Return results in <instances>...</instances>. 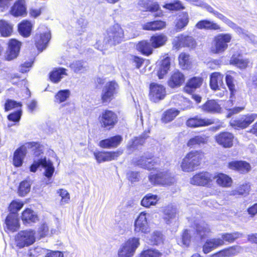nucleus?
Segmentation results:
<instances>
[{
  "instance_id": "f257e3e1",
  "label": "nucleus",
  "mask_w": 257,
  "mask_h": 257,
  "mask_svg": "<svg viewBox=\"0 0 257 257\" xmlns=\"http://www.w3.org/2000/svg\"><path fill=\"white\" fill-rule=\"evenodd\" d=\"M204 157V153L200 150H192L188 152L180 164L181 170L185 172L195 171L200 165Z\"/></svg>"
},
{
  "instance_id": "f03ea898",
  "label": "nucleus",
  "mask_w": 257,
  "mask_h": 257,
  "mask_svg": "<svg viewBox=\"0 0 257 257\" xmlns=\"http://www.w3.org/2000/svg\"><path fill=\"white\" fill-rule=\"evenodd\" d=\"M140 245V239L132 237L122 243L118 250V257H133Z\"/></svg>"
},
{
  "instance_id": "7ed1b4c3",
  "label": "nucleus",
  "mask_w": 257,
  "mask_h": 257,
  "mask_svg": "<svg viewBox=\"0 0 257 257\" xmlns=\"http://www.w3.org/2000/svg\"><path fill=\"white\" fill-rule=\"evenodd\" d=\"M232 39V35L229 33L219 34L214 38L211 51L213 53L219 54L224 52L228 48V43Z\"/></svg>"
},
{
  "instance_id": "20e7f679",
  "label": "nucleus",
  "mask_w": 257,
  "mask_h": 257,
  "mask_svg": "<svg viewBox=\"0 0 257 257\" xmlns=\"http://www.w3.org/2000/svg\"><path fill=\"white\" fill-rule=\"evenodd\" d=\"M148 179L152 185H169L175 182V179L168 171H159L157 174L153 172L150 173Z\"/></svg>"
},
{
  "instance_id": "39448f33",
  "label": "nucleus",
  "mask_w": 257,
  "mask_h": 257,
  "mask_svg": "<svg viewBox=\"0 0 257 257\" xmlns=\"http://www.w3.org/2000/svg\"><path fill=\"white\" fill-rule=\"evenodd\" d=\"M151 216L149 213L142 212L135 220L134 224L135 233L138 235L148 234L150 232L148 219Z\"/></svg>"
},
{
  "instance_id": "423d86ee",
  "label": "nucleus",
  "mask_w": 257,
  "mask_h": 257,
  "mask_svg": "<svg viewBox=\"0 0 257 257\" xmlns=\"http://www.w3.org/2000/svg\"><path fill=\"white\" fill-rule=\"evenodd\" d=\"M123 37V31L118 25L110 28L107 32V35L104 39L105 45L108 44L115 45L121 42Z\"/></svg>"
},
{
  "instance_id": "0eeeda50",
  "label": "nucleus",
  "mask_w": 257,
  "mask_h": 257,
  "mask_svg": "<svg viewBox=\"0 0 257 257\" xmlns=\"http://www.w3.org/2000/svg\"><path fill=\"white\" fill-rule=\"evenodd\" d=\"M34 39L37 48L42 51L46 48L51 39L50 32L46 27L40 26L38 29Z\"/></svg>"
},
{
  "instance_id": "6e6552de",
  "label": "nucleus",
  "mask_w": 257,
  "mask_h": 257,
  "mask_svg": "<svg viewBox=\"0 0 257 257\" xmlns=\"http://www.w3.org/2000/svg\"><path fill=\"white\" fill-rule=\"evenodd\" d=\"M35 232L32 230H23L16 236L17 245L20 248L32 244L35 241Z\"/></svg>"
},
{
  "instance_id": "1a4fd4ad",
  "label": "nucleus",
  "mask_w": 257,
  "mask_h": 257,
  "mask_svg": "<svg viewBox=\"0 0 257 257\" xmlns=\"http://www.w3.org/2000/svg\"><path fill=\"white\" fill-rule=\"evenodd\" d=\"M40 166L45 169L44 175L46 177L50 178L52 176L55 169L53 163L50 160H47L46 158L35 160L30 167V171L35 172Z\"/></svg>"
},
{
  "instance_id": "9d476101",
  "label": "nucleus",
  "mask_w": 257,
  "mask_h": 257,
  "mask_svg": "<svg viewBox=\"0 0 257 257\" xmlns=\"http://www.w3.org/2000/svg\"><path fill=\"white\" fill-rule=\"evenodd\" d=\"M99 120L102 127L110 129L117 122V116L112 111L106 110L101 113Z\"/></svg>"
},
{
  "instance_id": "9b49d317",
  "label": "nucleus",
  "mask_w": 257,
  "mask_h": 257,
  "mask_svg": "<svg viewBox=\"0 0 257 257\" xmlns=\"http://www.w3.org/2000/svg\"><path fill=\"white\" fill-rule=\"evenodd\" d=\"M118 85L115 82L107 83L103 87L101 94V101L103 103L109 102L117 93Z\"/></svg>"
},
{
  "instance_id": "f8f14e48",
  "label": "nucleus",
  "mask_w": 257,
  "mask_h": 257,
  "mask_svg": "<svg viewBox=\"0 0 257 257\" xmlns=\"http://www.w3.org/2000/svg\"><path fill=\"white\" fill-rule=\"evenodd\" d=\"M196 44V41L192 36L184 34L175 37L173 41V47L176 49L185 47L192 48L195 47Z\"/></svg>"
},
{
  "instance_id": "ddd939ff",
  "label": "nucleus",
  "mask_w": 257,
  "mask_h": 257,
  "mask_svg": "<svg viewBox=\"0 0 257 257\" xmlns=\"http://www.w3.org/2000/svg\"><path fill=\"white\" fill-rule=\"evenodd\" d=\"M166 95L165 87L156 83H152L150 85V98L155 102L163 99Z\"/></svg>"
},
{
  "instance_id": "4468645a",
  "label": "nucleus",
  "mask_w": 257,
  "mask_h": 257,
  "mask_svg": "<svg viewBox=\"0 0 257 257\" xmlns=\"http://www.w3.org/2000/svg\"><path fill=\"white\" fill-rule=\"evenodd\" d=\"M213 175L208 172H201L196 174L191 179V184L198 186H206L210 184L213 179Z\"/></svg>"
},
{
  "instance_id": "2eb2a0df",
  "label": "nucleus",
  "mask_w": 257,
  "mask_h": 257,
  "mask_svg": "<svg viewBox=\"0 0 257 257\" xmlns=\"http://www.w3.org/2000/svg\"><path fill=\"white\" fill-rule=\"evenodd\" d=\"M257 118V114L249 113L241 115L240 117L230 121V125L232 126L244 128L250 124Z\"/></svg>"
},
{
  "instance_id": "dca6fc26",
  "label": "nucleus",
  "mask_w": 257,
  "mask_h": 257,
  "mask_svg": "<svg viewBox=\"0 0 257 257\" xmlns=\"http://www.w3.org/2000/svg\"><path fill=\"white\" fill-rule=\"evenodd\" d=\"M30 147L31 144L30 143H26L15 151L13 163L15 167H19L22 165L24 159L27 153V149Z\"/></svg>"
},
{
  "instance_id": "f3484780",
  "label": "nucleus",
  "mask_w": 257,
  "mask_h": 257,
  "mask_svg": "<svg viewBox=\"0 0 257 257\" xmlns=\"http://www.w3.org/2000/svg\"><path fill=\"white\" fill-rule=\"evenodd\" d=\"M21 47V43L15 39H11L9 42L8 49L7 50L5 57L7 60L10 61L19 55Z\"/></svg>"
},
{
  "instance_id": "a211bd4d",
  "label": "nucleus",
  "mask_w": 257,
  "mask_h": 257,
  "mask_svg": "<svg viewBox=\"0 0 257 257\" xmlns=\"http://www.w3.org/2000/svg\"><path fill=\"white\" fill-rule=\"evenodd\" d=\"M215 139L218 145L223 148H229L233 146L234 136L229 132L220 133L215 136Z\"/></svg>"
},
{
  "instance_id": "6ab92c4d",
  "label": "nucleus",
  "mask_w": 257,
  "mask_h": 257,
  "mask_svg": "<svg viewBox=\"0 0 257 257\" xmlns=\"http://www.w3.org/2000/svg\"><path fill=\"white\" fill-rule=\"evenodd\" d=\"M185 81L184 74L179 70L173 71L168 81V84L172 88L180 87Z\"/></svg>"
},
{
  "instance_id": "aec40b11",
  "label": "nucleus",
  "mask_w": 257,
  "mask_h": 257,
  "mask_svg": "<svg viewBox=\"0 0 257 257\" xmlns=\"http://www.w3.org/2000/svg\"><path fill=\"white\" fill-rule=\"evenodd\" d=\"M136 163L140 167L148 170L157 169L158 168L157 166L161 164L159 159H155L152 160L151 158H147L144 156L142 157Z\"/></svg>"
},
{
  "instance_id": "412c9836",
  "label": "nucleus",
  "mask_w": 257,
  "mask_h": 257,
  "mask_svg": "<svg viewBox=\"0 0 257 257\" xmlns=\"http://www.w3.org/2000/svg\"><path fill=\"white\" fill-rule=\"evenodd\" d=\"M27 13L25 0H17L11 8V14L15 17L23 16Z\"/></svg>"
},
{
  "instance_id": "4be33fe9",
  "label": "nucleus",
  "mask_w": 257,
  "mask_h": 257,
  "mask_svg": "<svg viewBox=\"0 0 257 257\" xmlns=\"http://www.w3.org/2000/svg\"><path fill=\"white\" fill-rule=\"evenodd\" d=\"M214 123L212 119L200 118L193 117L189 118L186 122V125L191 127H196L202 126H207Z\"/></svg>"
},
{
  "instance_id": "5701e85b",
  "label": "nucleus",
  "mask_w": 257,
  "mask_h": 257,
  "mask_svg": "<svg viewBox=\"0 0 257 257\" xmlns=\"http://www.w3.org/2000/svg\"><path fill=\"white\" fill-rule=\"evenodd\" d=\"M122 140V137L117 135L101 141L99 142V146L103 148H115L120 144Z\"/></svg>"
},
{
  "instance_id": "b1692460",
  "label": "nucleus",
  "mask_w": 257,
  "mask_h": 257,
  "mask_svg": "<svg viewBox=\"0 0 257 257\" xmlns=\"http://www.w3.org/2000/svg\"><path fill=\"white\" fill-rule=\"evenodd\" d=\"M224 244V241L220 238H212L207 240L203 246V251L208 253L216 247Z\"/></svg>"
},
{
  "instance_id": "393cba45",
  "label": "nucleus",
  "mask_w": 257,
  "mask_h": 257,
  "mask_svg": "<svg viewBox=\"0 0 257 257\" xmlns=\"http://www.w3.org/2000/svg\"><path fill=\"white\" fill-rule=\"evenodd\" d=\"M228 167L241 173H246L250 169L249 164L245 161H232L229 163Z\"/></svg>"
},
{
  "instance_id": "a878e982",
  "label": "nucleus",
  "mask_w": 257,
  "mask_h": 257,
  "mask_svg": "<svg viewBox=\"0 0 257 257\" xmlns=\"http://www.w3.org/2000/svg\"><path fill=\"white\" fill-rule=\"evenodd\" d=\"M5 223L7 229L12 232L16 231L20 226L16 214H9L6 219Z\"/></svg>"
},
{
  "instance_id": "bb28decb",
  "label": "nucleus",
  "mask_w": 257,
  "mask_h": 257,
  "mask_svg": "<svg viewBox=\"0 0 257 257\" xmlns=\"http://www.w3.org/2000/svg\"><path fill=\"white\" fill-rule=\"evenodd\" d=\"M167 40V37L164 34H156L150 38V42L153 48H158L164 46Z\"/></svg>"
},
{
  "instance_id": "cd10ccee",
  "label": "nucleus",
  "mask_w": 257,
  "mask_h": 257,
  "mask_svg": "<svg viewBox=\"0 0 257 257\" xmlns=\"http://www.w3.org/2000/svg\"><path fill=\"white\" fill-rule=\"evenodd\" d=\"M223 75L219 72L212 73L210 76V85L213 90H217L223 84Z\"/></svg>"
},
{
  "instance_id": "c85d7f7f",
  "label": "nucleus",
  "mask_w": 257,
  "mask_h": 257,
  "mask_svg": "<svg viewBox=\"0 0 257 257\" xmlns=\"http://www.w3.org/2000/svg\"><path fill=\"white\" fill-rule=\"evenodd\" d=\"M189 23V16L187 12L180 13L176 19L175 27L178 31H181Z\"/></svg>"
},
{
  "instance_id": "c756f323",
  "label": "nucleus",
  "mask_w": 257,
  "mask_h": 257,
  "mask_svg": "<svg viewBox=\"0 0 257 257\" xmlns=\"http://www.w3.org/2000/svg\"><path fill=\"white\" fill-rule=\"evenodd\" d=\"M143 29L147 31L160 30L166 27V23L162 21H156L144 24Z\"/></svg>"
},
{
  "instance_id": "7c9ffc66",
  "label": "nucleus",
  "mask_w": 257,
  "mask_h": 257,
  "mask_svg": "<svg viewBox=\"0 0 257 257\" xmlns=\"http://www.w3.org/2000/svg\"><path fill=\"white\" fill-rule=\"evenodd\" d=\"M195 27L198 29L218 30L220 26L216 23L208 20H202L198 22Z\"/></svg>"
},
{
  "instance_id": "2f4dec72",
  "label": "nucleus",
  "mask_w": 257,
  "mask_h": 257,
  "mask_svg": "<svg viewBox=\"0 0 257 257\" xmlns=\"http://www.w3.org/2000/svg\"><path fill=\"white\" fill-rule=\"evenodd\" d=\"M177 210L176 207L169 206L164 210V219L167 223H170L173 220H176L177 217Z\"/></svg>"
},
{
  "instance_id": "473e14b6",
  "label": "nucleus",
  "mask_w": 257,
  "mask_h": 257,
  "mask_svg": "<svg viewBox=\"0 0 257 257\" xmlns=\"http://www.w3.org/2000/svg\"><path fill=\"white\" fill-rule=\"evenodd\" d=\"M32 24L28 21H24L18 26V30L20 34L25 37H29L32 29Z\"/></svg>"
},
{
  "instance_id": "72a5a7b5",
  "label": "nucleus",
  "mask_w": 257,
  "mask_h": 257,
  "mask_svg": "<svg viewBox=\"0 0 257 257\" xmlns=\"http://www.w3.org/2000/svg\"><path fill=\"white\" fill-rule=\"evenodd\" d=\"M202 109L208 112L218 113L221 111V107L215 100H210L202 106Z\"/></svg>"
},
{
  "instance_id": "f704fd0d",
  "label": "nucleus",
  "mask_w": 257,
  "mask_h": 257,
  "mask_svg": "<svg viewBox=\"0 0 257 257\" xmlns=\"http://www.w3.org/2000/svg\"><path fill=\"white\" fill-rule=\"evenodd\" d=\"M214 179H216L217 184L223 187H230L232 184V179L227 175L220 173L214 176Z\"/></svg>"
},
{
  "instance_id": "c9c22d12",
  "label": "nucleus",
  "mask_w": 257,
  "mask_h": 257,
  "mask_svg": "<svg viewBox=\"0 0 257 257\" xmlns=\"http://www.w3.org/2000/svg\"><path fill=\"white\" fill-rule=\"evenodd\" d=\"M180 111L176 108H171L165 111L162 116L161 120L164 123H168L172 121L177 115Z\"/></svg>"
},
{
  "instance_id": "e433bc0d",
  "label": "nucleus",
  "mask_w": 257,
  "mask_h": 257,
  "mask_svg": "<svg viewBox=\"0 0 257 257\" xmlns=\"http://www.w3.org/2000/svg\"><path fill=\"white\" fill-rule=\"evenodd\" d=\"M66 69L63 68H56L50 74V79L54 83H58L64 75H67Z\"/></svg>"
},
{
  "instance_id": "4c0bfd02",
  "label": "nucleus",
  "mask_w": 257,
  "mask_h": 257,
  "mask_svg": "<svg viewBox=\"0 0 257 257\" xmlns=\"http://www.w3.org/2000/svg\"><path fill=\"white\" fill-rule=\"evenodd\" d=\"M208 141V137L205 135L195 136L189 139L187 145L190 148L196 147L201 144H206Z\"/></svg>"
},
{
  "instance_id": "58836bf2",
  "label": "nucleus",
  "mask_w": 257,
  "mask_h": 257,
  "mask_svg": "<svg viewBox=\"0 0 257 257\" xmlns=\"http://www.w3.org/2000/svg\"><path fill=\"white\" fill-rule=\"evenodd\" d=\"M240 250V246H232L220 251L217 254L219 257H230L237 254Z\"/></svg>"
},
{
  "instance_id": "ea45409f",
  "label": "nucleus",
  "mask_w": 257,
  "mask_h": 257,
  "mask_svg": "<svg viewBox=\"0 0 257 257\" xmlns=\"http://www.w3.org/2000/svg\"><path fill=\"white\" fill-rule=\"evenodd\" d=\"M137 49L141 52L142 54L146 55L151 54L153 51V48L151 43L146 41H142L140 42L136 46Z\"/></svg>"
},
{
  "instance_id": "a19ab883",
  "label": "nucleus",
  "mask_w": 257,
  "mask_h": 257,
  "mask_svg": "<svg viewBox=\"0 0 257 257\" xmlns=\"http://www.w3.org/2000/svg\"><path fill=\"white\" fill-rule=\"evenodd\" d=\"M139 4L147 11L155 12L159 10V6L158 3L153 2V0H143L140 1Z\"/></svg>"
},
{
  "instance_id": "79ce46f5",
  "label": "nucleus",
  "mask_w": 257,
  "mask_h": 257,
  "mask_svg": "<svg viewBox=\"0 0 257 257\" xmlns=\"http://www.w3.org/2000/svg\"><path fill=\"white\" fill-rule=\"evenodd\" d=\"M203 79L199 77H194L189 80L184 89L186 91L190 92V89H196L199 87L202 83Z\"/></svg>"
},
{
  "instance_id": "37998d69",
  "label": "nucleus",
  "mask_w": 257,
  "mask_h": 257,
  "mask_svg": "<svg viewBox=\"0 0 257 257\" xmlns=\"http://www.w3.org/2000/svg\"><path fill=\"white\" fill-rule=\"evenodd\" d=\"M22 219L27 223L35 222L38 220V217L33 210L27 209L23 212Z\"/></svg>"
},
{
  "instance_id": "c03bdc74",
  "label": "nucleus",
  "mask_w": 257,
  "mask_h": 257,
  "mask_svg": "<svg viewBox=\"0 0 257 257\" xmlns=\"http://www.w3.org/2000/svg\"><path fill=\"white\" fill-rule=\"evenodd\" d=\"M159 198L156 195L148 194L142 199L141 204L146 207H149L151 205H155L158 201Z\"/></svg>"
},
{
  "instance_id": "a18cd8bd",
  "label": "nucleus",
  "mask_w": 257,
  "mask_h": 257,
  "mask_svg": "<svg viewBox=\"0 0 257 257\" xmlns=\"http://www.w3.org/2000/svg\"><path fill=\"white\" fill-rule=\"evenodd\" d=\"M70 68L76 73H83L87 70V67L81 61H75L70 65Z\"/></svg>"
},
{
  "instance_id": "49530a36",
  "label": "nucleus",
  "mask_w": 257,
  "mask_h": 257,
  "mask_svg": "<svg viewBox=\"0 0 257 257\" xmlns=\"http://www.w3.org/2000/svg\"><path fill=\"white\" fill-rule=\"evenodd\" d=\"M0 32L4 37L9 36L12 32V27L7 21L0 20Z\"/></svg>"
},
{
  "instance_id": "de8ad7c7",
  "label": "nucleus",
  "mask_w": 257,
  "mask_h": 257,
  "mask_svg": "<svg viewBox=\"0 0 257 257\" xmlns=\"http://www.w3.org/2000/svg\"><path fill=\"white\" fill-rule=\"evenodd\" d=\"M230 62L240 69H244L247 66L249 61L247 59H242L239 57H236L235 56H232Z\"/></svg>"
},
{
  "instance_id": "09e8293b",
  "label": "nucleus",
  "mask_w": 257,
  "mask_h": 257,
  "mask_svg": "<svg viewBox=\"0 0 257 257\" xmlns=\"http://www.w3.org/2000/svg\"><path fill=\"white\" fill-rule=\"evenodd\" d=\"M163 254L158 249L150 248L143 251L139 257H162Z\"/></svg>"
},
{
  "instance_id": "8fccbe9b",
  "label": "nucleus",
  "mask_w": 257,
  "mask_h": 257,
  "mask_svg": "<svg viewBox=\"0 0 257 257\" xmlns=\"http://www.w3.org/2000/svg\"><path fill=\"white\" fill-rule=\"evenodd\" d=\"M179 62L183 69H188L191 64L189 55L185 53H181L179 56Z\"/></svg>"
},
{
  "instance_id": "3c124183",
  "label": "nucleus",
  "mask_w": 257,
  "mask_h": 257,
  "mask_svg": "<svg viewBox=\"0 0 257 257\" xmlns=\"http://www.w3.org/2000/svg\"><path fill=\"white\" fill-rule=\"evenodd\" d=\"M70 95V91L68 89L61 90L55 95V101L61 103L66 101Z\"/></svg>"
},
{
  "instance_id": "603ef678",
  "label": "nucleus",
  "mask_w": 257,
  "mask_h": 257,
  "mask_svg": "<svg viewBox=\"0 0 257 257\" xmlns=\"http://www.w3.org/2000/svg\"><path fill=\"white\" fill-rule=\"evenodd\" d=\"M196 229L197 233L201 237H203L206 233H209L210 230L208 224L204 222L196 224Z\"/></svg>"
},
{
  "instance_id": "864d4df0",
  "label": "nucleus",
  "mask_w": 257,
  "mask_h": 257,
  "mask_svg": "<svg viewBox=\"0 0 257 257\" xmlns=\"http://www.w3.org/2000/svg\"><path fill=\"white\" fill-rule=\"evenodd\" d=\"M242 236V234L238 232L233 233H226L221 235L222 240L224 242H232L235 239Z\"/></svg>"
},
{
  "instance_id": "5fc2aeb1",
  "label": "nucleus",
  "mask_w": 257,
  "mask_h": 257,
  "mask_svg": "<svg viewBox=\"0 0 257 257\" xmlns=\"http://www.w3.org/2000/svg\"><path fill=\"white\" fill-rule=\"evenodd\" d=\"M57 193L61 197L60 202L61 205H64L69 203L70 199V194L66 190L60 189L57 191Z\"/></svg>"
},
{
  "instance_id": "6e6d98bb",
  "label": "nucleus",
  "mask_w": 257,
  "mask_h": 257,
  "mask_svg": "<svg viewBox=\"0 0 257 257\" xmlns=\"http://www.w3.org/2000/svg\"><path fill=\"white\" fill-rule=\"evenodd\" d=\"M24 206V203L22 201L17 200L13 201L9 206V210L11 212L10 214H16Z\"/></svg>"
},
{
  "instance_id": "4d7b16f0",
  "label": "nucleus",
  "mask_w": 257,
  "mask_h": 257,
  "mask_svg": "<svg viewBox=\"0 0 257 257\" xmlns=\"http://www.w3.org/2000/svg\"><path fill=\"white\" fill-rule=\"evenodd\" d=\"M191 240L190 232L188 230H185L182 235L180 240H178V244L185 246H189Z\"/></svg>"
},
{
  "instance_id": "13d9d810",
  "label": "nucleus",
  "mask_w": 257,
  "mask_h": 257,
  "mask_svg": "<svg viewBox=\"0 0 257 257\" xmlns=\"http://www.w3.org/2000/svg\"><path fill=\"white\" fill-rule=\"evenodd\" d=\"M103 153L104 161L106 162L116 159L118 156L122 154V152L117 151L116 152H106Z\"/></svg>"
},
{
  "instance_id": "bf43d9fd",
  "label": "nucleus",
  "mask_w": 257,
  "mask_h": 257,
  "mask_svg": "<svg viewBox=\"0 0 257 257\" xmlns=\"http://www.w3.org/2000/svg\"><path fill=\"white\" fill-rule=\"evenodd\" d=\"M145 142L144 137L135 138L129 143L128 147L130 149H136L139 146L142 145Z\"/></svg>"
},
{
  "instance_id": "052dcab7",
  "label": "nucleus",
  "mask_w": 257,
  "mask_h": 257,
  "mask_svg": "<svg viewBox=\"0 0 257 257\" xmlns=\"http://www.w3.org/2000/svg\"><path fill=\"white\" fill-rule=\"evenodd\" d=\"M164 8L171 11H178L185 9L182 4L180 1H175L173 3L167 4Z\"/></svg>"
},
{
  "instance_id": "680f3d73",
  "label": "nucleus",
  "mask_w": 257,
  "mask_h": 257,
  "mask_svg": "<svg viewBox=\"0 0 257 257\" xmlns=\"http://www.w3.org/2000/svg\"><path fill=\"white\" fill-rule=\"evenodd\" d=\"M30 190V184L28 181H23L21 183L19 189V193L20 196H25Z\"/></svg>"
},
{
  "instance_id": "e2e57ef3",
  "label": "nucleus",
  "mask_w": 257,
  "mask_h": 257,
  "mask_svg": "<svg viewBox=\"0 0 257 257\" xmlns=\"http://www.w3.org/2000/svg\"><path fill=\"white\" fill-rule=\"evenodd\" d=\"M150 240L152 244H159L162 241V235L159 231H154L151 234Z\"/></svg>"
},
{
  "instance_id": "0e129e2a",
  "label": "nucleus",
  "mask_w": 257,
  "mask_h": 257,
  "mask_svg": "<svg viewBox=\"0 0 257 257\" xmlns=\"http://www.w3.org/2000/svg\"><path fill=\"white\" fill-rule=\"evenodd\" d=\"M21 106L22 105L20 103L8 99L5 103V108L6 111H9L14 108H20Z\"/></svg>"
},
{
  "instance_id": "69168bd1",
  "label": "nucleus",
  "mask_w": 257,
  "mask_h": 257,
  "mask_svg": "<svg viewBox=\"0 0 257 257\" xmlns=\"http://www.w3.org/2000/svg\"><path fill=\"white\" fill-rule=\"evenodd\" d=\"M22 115V111L20 109H18L16 111L10 114L8 116L9 120L15 122H19Z\"/></svg>"
},
{
  "instance_id": "338daca9",
  "label": "nucleus",
  "mask_w": 257,
  "mask_h": 257,
  "mask_svg": "<svg viewBox=\"0 0 257 257\" xmlns=\"http://www.w3.org/2000/svg\"><path fill=\"white\" fill-rule=\"evenodd\" d=\"M219 16V19L221 20L223 22L226 24L228 26H229L230 28L233 29L234 31L236 29V28L238 27V26L235 24L234 22L231 21L230 20L228 19L227 17L224 16V15H218Z\"/></svg>"
},
{
  "instance_id": "774afa93",
  "label": "nucleus",
  "mask_w": 257,
  "mask_h": 257,
  "mask_svg": "<svg viewBox=\"0 0 257 257\" xmlns=\"http://www.w3.org/2000/svg\"><path fill=\"white\" fill-rule=\"evenodd\" d=\"M225 80L226 84L231 92V95H232L235 91L233 77L231 75H227L225 77Z\"/></svg>"
}]
</instances>
